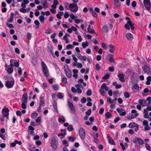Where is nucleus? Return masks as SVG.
<instances>
[{
	"instance_id": "c9c22d12",
	"label": "nucleus",
	"mask_w": 151,
	"mask_h": 151,
	"mask_svg": "<svg viewBox=\"0 0 151 151\" xmlns=\"http://www.w3.org/2000/svg\"><path fill=\"white\" fill-rule=\"evenodd\" d=\"M57 96L58 98L60 99H62L63 97V94L62 93H58Z\"/></svg>"
},
{
	"instance_id": "f3484780",
	"label": "nucleus",
	"mask_w": 151,
	"mask_h": 151,
	"mask_svg": "<svg viewBox=\"0 0 151 151\" xmlns=\"http://www.w3.org/2000/svg\"><path fill=\"white\" fill-rule=\"evenodd\" d=\"M116 111L119 113H121L120 114V116H124L126 115V112L125 111H124L122 112V111H123V110L122 109H117L116 110Z\"/></svg>"
},
{
	"instance_id": "603ef678",
	"label": "nucleus",
	"mask_w": 151,
	"mask_h": 151,
	"mask_svg": "<svg viewBox=\"0 0 151 151\" xmlns=\"http://www.w3.org/2000/svg\"><path fill=\"white\" fill-rule=\"evenodd\" d=\"M91 109H88L87 111L86 112V114L88 116H89L91 115Z\"/></svg>"
},
{
	"instance_id": "9d476101",
	"label": "nucleus",
	"mask_w": 151,
	"mask_h": 151,
	"mask_svg": "<svg viewBox=\"0 0 151 151\" xmlns=\"http://www.w3.org/2000/svg\"><path fill=\"white\" fill-rule=\"evenodd\" d=\"M9 110L7 108H3L2 111V113L3 116L6 117L7 119H9Z\"/></svg>"
},
{
	"instance_id": "09e8293b",
	"label": "nucleus",
	"mask_w": 151,
	"mask_h": 151,
	"mask_svg": "<svg viewBox=\"0 0 151 151\" xmlns=\"http://www.w3.org/2000/svg\"><path fill=\"white\" fill-rule=\"evenodd\" d=\"M73 48V46L72 45L70 44L68 45L66 47V48L67 49H69L70 48Z\"/></svg>"
},
{
	"instance_id": "13d9d810",
	"label": "nucleus",
	"mask_w": 151,
	"mask_h": 151,
	"mask_svg": "<svg viewBox=\"0 0 151 151\" xmlns=\"http://www.w3.org/2000/svg\"><path fill=\"white\" fill-rule=\"evenodd\" d=\"M22 99H28L27 94L26 93H24L23 95L22 96Z\"/></svg>"
},
{
	"instance_id": "a211bd4d",
	"label": "nucleus",
	"mask_w": 151,
	"mask_h": 151,
	"mask_svg": "<svg viewBox=\"0 0 151 151\" xmlns=\"http://www.w3.org/2000/svg\"><path fill=\"white\" fill-rule=\"evenodd\" d=\"M102 31L103 33L106 34L108 32V27L106 25L102 27Z\"/></svg>"
},
{
	"instance_id": "393cba45",
	"label": "nucleus",
	"mask_w": 151,
	"mask_h": 151,
	"mask_svg": "<svg viewBox=\"0 0 151 151\" xmlns=\"http://www.w3.org/2000/svg\"><path fill=\"white\" fill-rule=\"evenodd\" d=\"M47 2L46 1H42L41 2V4H42L43 8L46 9L47 7L48 6L47 5Z\"/></svg>"
},
{
	"instance_id": "7c9ffc66",
	"label": "nucleus",
	"mask_w": 151,
	"mask_h": 151,
	"mask_svg": "<svg viewBox=\"0 0 151 151\" xmlns=\"http://www.w3.org/2000/svg\"><path fill=\"white\" fill-rule=\"evenodd\" d=\"M147 100L148 102V106H149L151 104V97H148L147 98Z\"/></svg>"
},
{
	"instance_id": "1a4fd4ad",
	"label": "nucleus",
	"mask_w": 151,
	"mask_h": 151,
	"mask_svg": "<svg viewBox=\"0 0 151 151\" xmlns=\"http://www.w3.org/2000/svg\"><path fill=\"white\" fill-rule=\"evenodd\" d=\"M10 66L11 67H13L14 66L16 67H19V63L17 60L11 59L10 61Z\"/></svg>"
},
{
	"instance_id": "c03bdc74",
	"label": "nucleus",
	"mask_w": 151,
	"mask_h": 151,
	"mask_svg": "<svg viewBox=\"0 0 151 151\" xmlns=\"http://www.w3.org/2000/svg\"><path fill=\"white\" fill-rule=\"evenodd\" d=\"M63 39L64 40H65V42L67 44V43H68V42H69V41L68 40V38L67 37H66V36H65L64 35L63 37Z\"/></svg>"
},
{
	"instance_id": "774afa93",
	"label": "nucleus",
	"mask_w": 151,
	"mask_h": 151,
	"mask_svg": "<svg viewBox=\"0 0 151 151\" xmlns=\"http://www.w3.org/2000/svg\"><path fill=\"white\" fill-rule=\"evenodd\" d=\"M86 99L84 97H83L82 99H81V102L82 103H84L86 101Z\"/></svg>"
},
{
	"instance_id": "ea45409f",
	"label": "nucleus",
	"mask_w": 151,
	"mask_h": 151,
	"mask_svg": "<svg viewBox=\"0 0 151 151\" xmlns=\"http://www.w3.org/2000/svg\"><path fill=\"white\" fill-rule=\"evenodd\" d=\"M124 96L127 98H128L129 97V94L127 92H125L124 93Z\"/></svg>"
},
{
	"instance_id": "9b49d317",
	"label": "nucleus",
	"mask_w": 151,
	"mask_h": 151,
	"mask_svg": "<svg viewBox=\"0 0 151 151\" xmlns=\"http://www.w3.org/2000/svg\"><path fill=\"white\" fill-rule=\"evenodd\" d=\"M145 65L142 67V69L145 73H149L150 72V69L149 67L147 65V63L146 62H145Z\"/></svg>"
},
{
	"instance_id": "f03ea898",
	"label": "nucleus",
	"mask_w": 151,
	"mask_h": 151,
	"mask_svg": "<svg viewBox=\"0 0 151 151\" xmlns=\"http://www.w3.org/2000/svg\"><path fill=\"white\" fill-rule=\"evenodd\" d=\"M58 141L56 138L53 137L51 139L50 142L51 147L54 149H56L58 147Z\"/></svg>"
},
{
	"instance_id": "ddd939ff",
	"label": "nucleus",
	"mask_w": 151,
	"mask_h": 151,
	"mask_svg": "<svg viewBox=\"0 0 151 151\" xmlns=\"http://www.w3.org/2000/svg\"><path fill=\"white\" fill-rule=\"evenodd\" d=\"M68 105L71 110V113L72 114H75L76 112V110L73 104L70 102H68Z\"/></svg>"
},
{
	"instance_id": "f257e3e1",
	"label": "nucleus",
	"mask_w": 151,
	"mask_h": 151,
	"mask_svg": "<svg viewBox=\"0 0 151 151\" xmlns=\"http://www.w3.org/2000/svg\"><path fill=\"white\" fill-rule=\"evenodd\" d=\"M41 65L43 73L46 77H48L49 75V70L46 65L43 62H41Z\"/></svg>"
},
{
	"instance_id": "49530a36",
	"label": "nucleus",
	"mask_w": 151,
	"mask_h": 151,
	"mask_svg": "<svg viewBox=\"0 0 151 151\" xmlns=\"http://www.w3.org/2000/svg\"><path fill=\"white\" fill-rule=\"evenodd\" d=\"M144 100L142 99H139L138 100L139 103L143 106L144 104Z\"/></svg>"
},
{
	"instance_id": "de8ad7c7",
	"label": "nucleus",
	"mask_w": 151,
	"mask_h": 151,
	"mask_svg": "<svg viewBox=\"0 0 151 151\" xmlns=\"http://www.w3.org/2000/svg\"><path fill=\"white\" fill-rule=\"evenodd\" d=\"M110 77V75L109 74H107L105 75L103 78V79H107Z\"/></svg>"
},
{
	"instance_id": "bb28decb",
	"label": "nucleus",
	"mask_w": 151,
	"mask_h": 151,
	"mask_svg": "<svg viewBox=\"0 0 151 151\" xmlns=\"http://www.w3.org/2000/svg\"><path fill=\"white\" fill-rule=\"evenodd\" d=\"M111 55H112V56L110 57L109 59V61L111 63H115V61L113 57V55L112 54H111Z\"/></svg>"
},
{
	"instance_id": "5fc2aeb1",
	"label": "nucleus",
	"mask_w": 151,
	"mask_h": 151,
	"mask_svg": "<svg viewBox=\"0 0 151 151\" xmlns=\"http://www.w3.org/2000/svg\"><path fill=\"white\" fill-rule=\"evenodd\" d=\"M108 69L110 71L113 72L114 70V66H110L109 68Z\"/></svg>"
},
{
	"instance_id": "0e129e2a",
	"label": "nucleus",
	"mask_w": 151,
	"mask_h": 151,
	"mask_svg": "<svg viewBox=\"0 0 151 151\" xmlns=\"http://www.w3.org/2000/svg\"><path fill=\"white\" fill-rule=\"evenodd\" d=\"M72 56L73 58V60L75 62H77L78 59L77 58L75 57V56L74 55H72Z\"/></svg>"
},
{
	"instance_id": "f704fd0d",
	"label": "nucleus",
	"mask_w": 151,
	"mask_h": 151,
	"mask_svg": "<svg viewBox=\"0 0 151 151\" xmlns=\"http://www.w3.org/2000/svg\"><path fill=\"white\" fill-rule=\"evenodd\" d=\"M53 88L56 91L58 90L59 89V86L57 84H54L52 85Z\"/></svg>"
},
{
	"instance_id": "69168bd1",
	"label": "nucleus",
	"mask_w": 151,
	"mask_h": 151,
	"mask_svg": "<svg viewBox=\"0 0 151 151\" xmlns=\"http://www.w3.org/2000/svg\"><path fill=\"white\" fill-rule=\"evenodd\" d=\"M133 86L134 89L136 90H138L139 88V87L138 85L137 84L134 85Z\"/></svg>"
},
{
	"instance_id": "2f4dec72",
	"label": "nucleus",
	"mask_w": 151,
	"mask_h": 151,
	"mask_svg": "<svg viewBox=\"0 0 151 151\" xmlns=\"http://www.w3.org/2000/svg\"><path fill=\"white\" fill-rule=\"evenodd\" d=\"M137 111L135 110H134V109L132 110L131 111L132 113V114L136 113L135 114V117L138 116L139 115V114L138 113H137Z\"/></svg>"
},
{
	"instance_id": "58836bf2",
	"label": "nucleus",
	"mask_w": 151,
	"mask_h": 151,
	"mask_svg": "<svg viewBox=\"0 0 151 151\" xmlns=\"http://www.w3.org/2000/svg\"><path fill=\"white\" fill-rule=\"evenodd\" d=\"M62 81L64 84H66L67 83V79L65 77H64L62 79Z\"/></svg>"
},
{
	"instance_id": "dca6fc26",
	"label": "nucleus",
	"mask_w": 151,
	"mask_h": 151,
	"mask_svg": "<svg viewBox=\"0 0 151 151\" xmlns=\"http://www.w3.org/2000/svg\"><path fill=\"white\" fill-rule=\"evenodd\" d=\"M107 138L109 143L111 145H115V144L114 141L113 140L112 138H111L109 136H107Z\"/></svg>"
},
{
	"instance_id": "e433bc0d",
	"label": "nucleus",
	"mask_w": 151,
	"mask_h": 151,
	"mask_svg": "<svg viewBox=\"0 0 151 151\" xmlns=\"http://www.w3.org/2000/svg\"><path fill=\"white\" fill-rule=\"evenodd\" d=\"M92 94V91L90 89L87 90L86 92V95L88 96H90Z\"/></svg>"
},
{
	"instance_id": "c756f323",
	"label": "nucleus",
	"mask_w": 151,
	"mask_h": 151,
	"mask_svg": "<svg viewBox=\"0 0 151 151\" xmlns=\"http://www.w3.org/2000/svg\"><path fill=\"white\" fill-rule=\"evenodd\" d=\"M13 67L9 68L7 70V72L9 73H11L13 72Z\"/></svg>"
},
{
	"instance_id": "473e14b6",
	"label": "nucleus",
	"mask_w": 151,
	"mask_h": 151,
	"mask_svg": "<svg viewBox=\"0 0 151 151\" xmlns=\"http://www.w3.org/2000/svg\"><path fill=\"white\" fill-rule=\"evenodd\" d=\"M135 117V116H134L133 115L130 114L127 116V118L129 119H134Z\"/></svg>"
},
{
	"instance_id": "e2e57ef3",
	"label": "nucleus",
	"mask_w": 151,
	"mask_h": 151,
	"mask_svg": "<svg viewBox=\"0 0 151 151\" xmlns=\"http://www.w3.org/2000/svg\"><path fill=\"white\" fill-rule=\"evenodd\" d=\"M148 106V102L147 100H144V104L143 105V106Z\"/></svg>"
},
{
	"instance_id": "4be33fe9",
	"label": "nucleus",
	"mask_w": 151,
	"mask_h": 151,
	"mask_svg": "<svg viewBox=\"0 0 151 151\" xmlns=\"http://www.w3.org/2000/svg\"><path fill=\"white\" fill-rule=\"evenodd\" d=\"M63 14V12H60L56 15L57 17L59 19H61V16H62Z\"/></svg>"
},
{
	"instance_id": "4d7b16f0",
	"label": "nucleus",
	"mask_w": 151,
	"mask_h": 151,
	"mask_svg": "<svg viewBox=\"0 0 151 151\" xmlns=\"http://www.w3.org/2000/svg\"><path fill=\"white\" fill-rule=\"evenodd\" d=\"M64 17L65 18H68L69 16V14L68 12H66L64 15Z\"/></svg>"
},
{
	"instance_id": "412c9836",
	"label": "nucleus",
	"mask_w": 151,
	"mask_h": 151,
	"mask_svg": "<svg viewBox=\"0 0 151 151\" xmlns=\"http://www.w3.org/2000/svg\"><path fill=\"white\" fill-rule=\"evenodd\" d=\"M109 47L110 48L109 52L111 53H113L115 50L114 47L113 45L110 44L109 45Z\"/></svg>"
},
{
	"instance_id": "aec40b11",
	"label": "nucleus",
	"mask_w": 151,
	"mask_h": 151,
	"mask_svg": "<svg viewBox=\"0 0 151 151\" xmlns=\"http://www.w3.org/2000/svg\"><path fill=\"white\" fill-rule=\"evenodd\" d=\"M114 5L116 7H120L121 4L119 0H114Z\"/></svg>"
},
{
	"instance_id": "a19ab883",
	"label": "nucleus",
	"mask_w": 151,
	"mask_h": 151,
	"mask_svg": "<svg viewBox=\"0 0 151 151\" xmlns=\"http://www.w3.org/2000/svg\"><path fill=\"white\" fill-rule=\"evenodd\" d=\"M32 37L30 33L28 32L27 34V37L29 40H30Z\"/></svg>"
},
{
	"instance_id": "37998d69",
	"label": "nucleus",
	"mask_w": 151,
	"mask_h": 151,
	"mask_svg": "<svg viewBox=\"0 0 151 151\" xmlns=\"http://www.w3.org/2000/svg\"><path fill=\"white\" fill-rule=\"evenodd\" d=\"M87 30L88 32L90 33L93 34L95 33V31L93 29L91 28L89 29H87Z\"/></svg>"
},
{
	"instance_id": "3c124183",
	"label": "nucleus",
	"mask_w": 151,
	"mask_h": 151,
	"mask_svg": "<svg viewBox=\"0 0 151 151\" xmlns=\"http://www.w3.org/2000/svg\"><path fill=\"white\" fill-rule=\"evenodd\" d=\"M99 92L102 96H104V95L105 93L104 91L103 90V89H100L99 90Z\"/></svg>"
},
{
	"instance_id": "8fccbe9b",
	"label": "nucleus",
	"mask_w": 151,
	"mask_h": 151,
	"mask_svg": "<svg viewBox=\"0 0 151 151\" xmlns=\"http://www.w3.org/2000/svg\"><path fill=\"white\" fill-rule=\"evenodd\" d=\"M38 115V114L37 113L35 112H34L32 113L31 116L33 118H35Z\"/></svg>"
},
{
	"instance_id": "79ce46f5",
	"label": "nucleus",
	"mask_w": 151,
	"mask_h": 151,
	"mask_svg": "<svg viewBox=\"0 0 151 151\" xmlns=\"http://www.w3.org/2000/svg\"><path fill=\"white\" fill-rule=\"evenodd\" d=\"M26 103H24L22 102L21 104L22 107L24 109H25L26 108L27 106L26 105Z\"/></svg>"
},
{
	"instance_id": "6e6552de",
	"label": "nucleus",
	"mask_w": 151,
	"mask_h": 151,
	"mask_svg": "<svg viewBox=\"0 0 151 151\" xmlns=\"http://www.w3.org/2000/svg\"><path fill=\"white\" fill-rule=\"evenodd\" d=\"M79 132L80 138L82 139H83L86 136V133L85 130L83 128H80L79 129Z\"/></svg>"
},
{
	"instance_id": "5701e85b",
	"label": "nucleus",
	"mask_w": 151,
	"mask_h": 151,
	"mask_svg": "<svg viewBox=\"0 0 151 151\" xmlns=\"http://www.w3.org/2000/svg\"><path fill=\"white\" fill-rule=\"evenodd\" d=\"M137 124L134 122L131 123L129 124V127L130 128H132L137 125Z\"/></svg>"
},
{
	"instance_id": "864d4df0",
	"label": "nucleus",
	"mask_w": 151,
	"mask_h": 151,
	"mask_svg": "<svg viewBox=\"0 0 151 151\" xmlns=\"http://www.w3.org/2000/svg\"><path fill=\"white\" fill-rule=\"evenodd\" d=\"M69 141L71 142H73L75 141V138L73 137L70 136L68 138Z\"/></svg>"
},
{
	"instance_id": "cd10ccee",
	"label": "nucleus",
	"mask_w": 151,
	"mask_h": 151,
	"mask_svg": "<svg viewBox=\"0 0 151 151\" xmlns=\"http://www.w3.org/2000/svg\"><path fill=\"white\" fill-rule=\"evenodd\" d=\"M53 107L54 108V110L57 112H58V110L57 109V104L56 103L53 104Z\"/></svg>"
},
{
	"instance_id": "6e6d98bb",
	"label": "nucleus",
	"mask_w": 151,
	"mask_h": 151,
	"mask_svg": "<svg viewBox=\"0 0 151 151\" xmlns=\"http://www.w3.org/2000/svg\"><path fill=\"white\" fill-rule=\"evenodd\" d=\"M75 86L77 88H83V86L81 84H78L76 85H75Z\"/></svg>"
},
{
	"instance_id": "6ab92c4d",
	"label": "nucleus",
	"mask_w": 151,
	"mask_h": 151,
	"mask_svg": "<svg viewBox=\"0 0 151 151\" xmlns=\"http://www.w3.org/2000/svg\"><path fill=\"white\" fill-rule=\"evenodd\" d=\"M45 101L44 97H40L39 105H42V106H45Z\"/></svg>"
},
{
	"instance_id": "423d86ee",
	"label": "nucleus",
	"mask_w": 151,
	"mask_h": 151,
	"mask_svg": "<svg viewBox=\"0 0 151 151\" xmlns=\"http://www.w3.org/2000/svg\"><path fill=\"white\" fill-rule=\"evenodd\" d=\"M143 4L148 11L151 9V4L149 0H143Z\"/></svg>"
},
{
	"instance_id": "4c0bfd02",
	"label": "nucleus",
	"mask_w": 151,
	"mask_h": 151,
	"mask_svg": "<svg viewBox=\"0 0 151 151\" xmlns=\"http://www.w3.org/2000/svg\"><path fill=\"white\" fill-rule=\"evenodd\" d=\"M67 129L69 131H72L73 130V128L72 125H70L68 126Z\"/></svg>"
},
{
	"instance_id": "338daca9",
	"label": "nucleus",
	"mask_w": 151,
	"mask_h": 151,
	"mask_svg": "<svg viewBox=\"0 0 151 151\" xmlns=\"http://www.w3.org/2000/svg\"><path fill=\"white\" fill-rule=\"evenodd\" d=\"M41 119L40 117H37L36 119L35 122L37 123L40 122L41 121Z\"/></svg>"
},
{
	"instance_id": "a18cd8bd",
	"label": "nucleus",
	"mask_w": 151,
	"mask_h": 151,
	"mask_svg": "<svg viewBox=\"0 0 151 151\" xmlns=\"http://www.w3.org/2000/svg\"><path fill=\"white\" fill-rule=\"evenodd\" d=\"M145 147H146V149L150 151L151 148L150 146L147 143H145Z\"/></svg>"
},
{
	"instance_id": "f8f14e48",
	"label": "nucleus",
	"mask_w": 151,
	"mask_h": 151,
	"mask_svg": "<svg viewBox=\"0 0 151 151\" xmlns=\"http://www.w3.org/2000/svg\"><path fill=\"white\" fill-rule=\"evenodd\" d=\"M14 82L12 81L7 80L6 82V86L8 88H11L14 85Z\"/></svg>"
},
{
	"instance_id": "b1692460",
	"label": "nucleus",
	"mask_w": 151,
	"mask_h": 151,
	"mask_svg": "<svg viewBox=\"0 0 151 151\" xmlns=\"http://www.w3.org/2000/svg\"><path fill=\"white\" fill-rule=\"evenodd\" d=\"M82 45L83 47L84 48H85L87 47L88 45V44L87 41H86L85 42H82Z\"/></svg>"
},
{
	"instance_id": "a878e982",
	"label": "nucleus",
	"mask_w": 151,
	"mask_h": 151,
	"mask_svg": "<svg viewBox=\"0 0 151 151\" xmlns=\"http://www.w3.org/2000/svg\"><path fill=\"white\" fill-rule=\"evenodd\" d=\"M40 21L41 23H44V17L42 15L40 16L39 17Z\"/></svg>"
},
{
	"instance_id": "72a5a7b5",
	"label": "nucleus",
	"mask_w": 151,
	"mask_h": 151,
	"mask_svg": "<svg viewBox=\"0 0 151 151\" xmlns=\"http://www.w3.org/2000/svg\"><path fill=\"white\" fill-rule=\"evenodd\" d=\"M48 49L49 50L50 52L52 54H54L53 52V48L51 45H50L48 47Z\"/></svg>"
},
{
	"instance_id": "c85d7f7f",
	"label": "nucleus",
	"mask_w": 151,
	"mask_h": 151,
	"mask_svg": "<svg viewBox=\"0 0 151 151\" xmlns=\"http://www.w3.org/2000/svg\"><path fill=\"white\" fill-rule=\"evenodd\" d=\"M105 116L106 118L109 119L111 117V114L109 112H107L105 114Z\"/></svg>"
},
{
	"instance_id": "bf43d9fd",
	"label": "nucleus",
	"mask_w": 151,
	"mask_h": 151,
	"mask_svg": "<svg viewBox=\"0 0 151 151\" xmlns=\"http://www.w3.org/2000/svg\"><path fill=\"white\" fill-rule=\"evenodd\" d=\"M76 66L78 68H82L83 65L81 63H78L77 64Z\"/></svg>"
},
{
	"instance_id": "20e7f679",
	"label": "nucleus",
	"mask_w": 151,
	"mask_h": 151,
	"mask_svg": "<svg viewBox=\"0 0 151 151\" xmlns=\"http://www.w3.org/2000/svg\"><path fill=\"white\" fill-rule=\"evenodd\" d=\"M126 19L127 20V23L125 24L124 25L125 27L128 30H129L130 29L129 26L130 27H132L134 25V24L132 23L131 21L130 20V18L128 17H126Z\"/></svg>"
},
{
	"instance_id": "39448f33",
	"label": "nucleus",
	"mask_w": 151,
	"mask_h": 151,
	"mask_svg": "<svg viewBox=\"0 0 151 151\" xmlns=\"http://www.w3.org/2000/svg\"><path fill=\"white\" fill-rule=\"evenodd\" d=\"M65 72L66 76L68 78L71 77V72L67 65H65L64 67Z\"/></svg>"
},
{
	"instance_id": "680f3d73",
	"label": "nucleus",
	"mask_w": 151,
	"mask_h": 151,
	"mask_svg": "<svg viewBox=\"0 0 151 151\" xmlns=\"http://www.w3.org/2000/svg\"><path fill=\"white\" fill-rule=\"evenodd\" d=\"M63 143L64 145H65V146L66 147H68V143L67 141L66 140H64L63 142Z\"/></svg>"
},
{
	"instance_id": "052dcab7",
	"label": "nucleus",
	"mask_w": 151,
	"mask_h": 151,
	"mask_svg": "<svg viewBox=\"0 0 151 151\" xmlns=\"http://www.w3.org/2000/svg\"><path fill=\"white\" fill-rule=\"evenodd\" d=\"M36 144L37 146H39L41 145L42 142L40 140L37 141L36 142Z\"/></svg>"
},
{
	"instance_id": "0eeeda50",
	"label": "nucleus",
	"mask_w": 151,
	"mask_h": 151,
	"mask_svg": "<svg viewBox=\"0 0 151 151\" xmlns=\"http://www.w3.org/2000/svg\"><path fill=\"white\" fill-rule=\"evenodd\" d=\"M133 142L135 144L138 143L139 145H142L144 144L145 142L141 138L136 137L132 139Z\"/></svg>"
},
{
	"instance_id": "4468645a",
	"label": "nucleus",
	"mask_w": 151,
	"mask_h": 151,
	"mask_svg": "<svg viewBox=\"0 0 151 151\" xmlns=\"http://www.w3.org/2000/svg\"><path fill=\"white\" fill-rule=\"evenodd\" d=\"M125 36L127 39L129 40H131L134 39L133 35L131 33L126 34Z\"/></svg>"
},
{
	"instance_id": "2eb2a0df",
	"label": "nucleus",
	"mask_w": 151,
	"mask_h": 151,
	"mask_svg": "<svg viewBox=\"0 0 151 151\" xmlns=\"http://www.w3.org/2000/svg\"><path fill=\"white\" fill-rule=\"evenodd\" d=\"M118 77L119 78V80L122 82H125L124 76L123 74H119L118 75Z\"/></svg>"
},
{
	"instance_id": "7ed1b4c3",
	"label": "nucleus",
	"mask_w": 151,
	"mask_h": 151,
	"mask_svg": "<svg viewBox=\"0 0 151 151\" xmlns=\"http://www.w3.org/2000/svg\"><path fill=\"white\" fill-rule=\"evenodd\" d=\"M70 10L72 12H76L78 10V6L77 4H70L69 5Z\"/></svg>"
}]
</instances>
